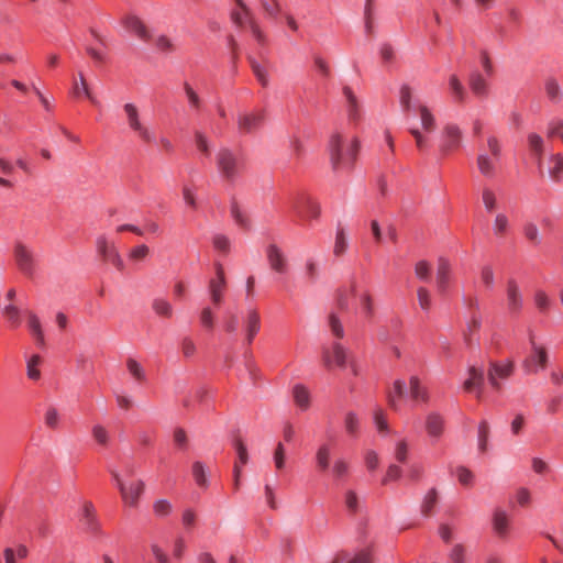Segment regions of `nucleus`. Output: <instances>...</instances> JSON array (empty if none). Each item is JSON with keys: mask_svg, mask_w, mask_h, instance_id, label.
<instances>
[{"mask_svg": "<svg viewBox=\"0 0 563 563\" xmlns=\"http://www.w3.org/2000/svg\"><path fill=\"white\" fill-rule=\"evenodd\" d=\"M361 143L357 137L333 133L328 143L331 167L334 172L351 170L356 162Z\"/></svg>", "mask_w": 563, "mask_h": 563, "instance_id": "1", "label": "nucleus"}, {"mask_svg": "<svg viewBox=\"0 0 563 563\" xmlns=\"http://www.w3.org/2000/svg\"><path fill=\"white\" fill-rule=\"evenodd\" d=\"M503 156V145L495 134H488L478 148L476 166L479 174L486 178L495 177Z\"/></svg>", "mask_w": 563, "mask_h": 563, "instance_id": "2", "label": "nucleus"}, {"mask_svg": "<svg viewBox=\"0 0 563 563\" xmlns=\"http://www.w3.org/2000/svg\"><path fill=\"white\" fill-rule=\"evenodd\" d=\"M216 166L221 178L229 184H234L244 170L243 159L236 152L225 146L217 152Z\"/></svg>", "mask_w": 563, "mask_h": 563, "instance_id": "3", "label": "nucleus"}, {"mask_svg": "<svg viewBox=\"0 0 563 563\" xmlns=\"http://www.w3.org/2000/svg\"><path fill=\"white\" fill-rule=\"evenodd\" d=\"M125 123L131 132H133L142 142L153 143L155 135L151 129L143 122L140 109L133 102H126L122 107Z\"/></svg>", "mask_w": 563, "mask_h": 563, "instance_id": "4", "label": "nucleus"}, {"mask_svg": "<svg viewBox=\"0 0 563 563\" xmlns=\"http://www.w3.org/2000/svg\"><path fill=\"white\" fill-rule=\"evenodd\" d=\"M13 257L20 273L33 278L36 272V260L33 250L21 241L14 243Z\"/></svg>", "mask_w": 563, "mask_h": 563, "instance_id": "5", "label": "nucleus"}, {"mask_svg": "<svg viewBox=\"0 0 563 563\" xmlns=\"http://www.w3.org/2000/svg\"><path fill=\"white\" fill-rule=\"evenodd\" d=\"M113 479L118 486L121 498L125 505L135 508L139 504V499L142 496L145 484L142 479H137L126 485L118 472H112Z\"/></svg>", "mask_w": 563, "mask_h": 563, "instance_id": "6", "label": "nucleus"}, {"mask_svg": "<svg viewBox=\"0 0 563 563\" xmlns=\"http://www.w3.org/2000/svg\"><path fill=\"white\" fill-rule=\"evenodd\" d=\"M515 365L512 361L490 362L487 369V379L496 393L503 389L501 380L509 378L514 374Z\"/></svg>", "mask_w": 563, "mask_h": 563, "instance_id": "7", "label": "nucleus"}, {"mask_svg": "<svg viewBox=\"0 0 563 563\" xmlns=\"http://www.w3.org/2000/svg\"><path fill=\"white\" fill-rule=\"evenodd\" d=\"M463 132L455 123H448L441 132L439 144L440 153L445 156L457 150L462 143Z\"/></svg>", "mask_w": 563, "mask_h": 563, "instance_id": "8", "label": "nucleus"}, {"mask_svg": "<svg viewBox=\"0 0 563 563\" xmlns=\"http://www.w3.org/2000/svg\"><path fill=\"white\" fill-rule=\"evenodd\" d=\"M296 214L303 221L318 220L321 213L320 203L310 196L301 195L294 203Z\"/></svg>", "mask_w": 563, "mask_h": 563, "instance_id": "9", "label": "nucleus"}, {"mask_svg": "<svg viewBox=\"0 0 563 563\" xmlns=\"http://www.w3.org/2000/svg\"><path fill=\"white\" fill-rule=\"evenodd\" d=\"M264 119L263 110L241 112L236 119L238 130L241 134H252L262 126Z\"/></svg>", "mask_w": 563, "mask_h": 563, "instance_id": "10", "label": "nucleus"}, {"mask_svg": "<svg viewBox=\"0 0 563 563\" xmlns=\"http://www.w3.org/2000/svg\"><path fill=\"white\" fill-rule=\"evenodd\" d=\"M322 361L328 368L332 366L342 368L346 365L347 352L341 343L333 342L331 345L322 347Z\"/></svg>", "mask_w": 563, "mask_h": 563, "instance_id": "11", "label": "nucleus"}, {"mask_svg": "<svg viewBox=\"0 0 563 563\" xmlns=\"http://www.w3.org/2000/svg\"><path fill=\"white\" fill-rule=\"evenodd\" d=\"M265 254L272 271L277 274L287 273L288 261L280 246H278L275 242H271L265 247Z\"/></svg>", "mask_w": 563, "mask_h": 563, "instance_id": "12", "label": "nucleus"}, {"mask_svg": "<svg viewBox=\"0 0 563 563\" xmlns=\"http://www.w3.org/2000/svg\"><path fill=\"white\" fill-rule=\"evenodd\" d=\"M227 287V278L223 266L220 263L216 264V278L209 282V295L212 303L219 307L223 301L224 290Z\"/></svg>", "mask_w": 563, "mask_h": 563, "instance_id": "13", "label": "nucleus"}, {"mask_svg": "<svg viewBox=\"0 0 563 563\" xmlns=\"http://www.w3.org/2000/svg\"><path fill=\"white\" fill-rule=\"evenodd\" d=\"M492 530L500 540H506L511 530V518L508 512L497 507L492 515Z\"/></svg>", "mask_w": 563, "mask_h": 563, "instance_id": "14", "label": "nucleus"}, {"mask_svg": "<svg viewBox=\"0 0 563 563\" xmlns=\"http://www.w3.org/2000/svg\"><path fill=\"white\" fill-rule=\"evenodd\" d=\"M531 354L525 360L523 367L528 373H537L539 369L545 368L548 364V352L545 347L536 344L531 338Z\"/></svg>", "mask_w": 563, "mask_h": 563, "instance_id": "15", "label": "nucleus"}, {"mask_svg": "<svg viewBox=\"0 0 563 563\" xmlns=\"http://www.w3.org/2000/svg\"><path fill=\"white\" fill-rule=\"evenodd\" d=\"M424 429L432 440L438 441L444 433V417L438 411H429L424 418Z\"/></svg>", "mask_w": 563, "mask_h": 563, "instance_id": "16", "label": "nucleus"}, {"mask_svg": "<svg viewBox=\"0 0 563 563\" xmlns=\"http://www.w3.org/2000/svg\"><path fill=\"white\" fill-rule=\"evenodd\" d=\"M451 278L452 268L450 262L446 258L440 257L438 260L435 276L437 289L440 295H445L449 289Z\"/></svg>", "mask_w": 563, "mask_h": 563, "instance_id": "17", "label": "nucleus"}, {"mask_svg": "<svg viewBox=\"0 0 563 563\" xmlns=\"http://www.w3.org/2000/svg\"><path fill=\"white\" fill-rule=\"evenodd\" d=\"M79 521L85 531L89 533H97L99 531L100 525L92 503H84Z\"/></svg>", "mask_w": 563, "mask_h": 563, "instance_id": "18", "label": "nucleus"}, {"mask_svg": "<svg viewBox=\"0 0 563 563\" xmlns=\"http://www.w3.org/2000/svg\"><path fill=\"white\" fill-rule=\"evenodd\" d=\"M523 306V298L516 280L507 283V307L510 313L518 314Z\"/></svg>", "mask_w": 563, "mask_h": 563, "instance_id": "19", "label": "nucleus"}, {"mask_svg": "<svg viewBox=\"0 0 563 563\" xmlns=\"http://www.w3.org/2000/svg\"><path fill=\"white\" fill-rule=\"evenodd\" d=\"M246 342L251 344L261 329V317L256 309H249L243 319Z\"/></svg>", "mask_w": 563, "mask_h": 563, "instance_id": "20", "label": "nucleus"}, {"mask_svg": "<svg viewBox=\"0 0 563 563\" xmlns=\"http://www.w3.org/2000/svg\"><path fill=\"white\" fill-rule=\"evenodd\" d=\"M483 385L484 371L475 366H471L468 368V378L464 382L463 388L466 391H472L473 389H476V397L479 399L482 397Z\"/></svg>", "mask_w": 563, "mask_h": 563, "instance_id": "21", "label": "nucleus"}, {"mask_svg": "<svg viewBox=\"0 0 563 563\" xmlns=\"http://www.w3.org/2000/svg\"><path fill=\"white\" fill-rule=\"evenodd\" d=\"M468 86L478 98H486L489 92V84L479 71H473L468 77Z\"/></svg>", "mask_w": 563, "mask_h": 563, "instance_id": "22", "label": "nucleus"}, {"mask_svg": "<svg viewBox=\"0 0 563 563\" xmlns=\"http://www.w3.org/2000/svg\"><path fill=\"white\" fill-rule=\"evenodd\" d=\"M409 394L413 401L428 404L430 400V394L426 386H423L418 376H411L409 378Z\"/></svg>", "mask_w": 563, "mask_h": 563, "instance_id": "23", "label": "nucleus"}, {"mask_svg": "<svg viewBox=\"0 0 563 563\" xmlns=\"http://www.w3.org/2000/svg\"><path fill=\"white\" fill-rule=\"evenodd\" d=\"M342 92L346 102L347 118L350 121L356 122L360 119V103L357 97L349 86H344Z\"/></svg>", "mask_w": 563, "mask_h": 563, "instance_id": "24", "label": "nucleus"}, {"mask_svg": "<svg viewBox=\"0 0 563 563\" xmlns=\"http://www.w3.org/2000/svg\"><path fill=\"white\" fill-rule=\"evenodd\" d=\"M236 3L242 9L245 18L249 19V27H250V31H251L253 37L255 38V41L260 45H265L266 40H267L266 35H265L264 31L262 30V27L260 26V24L251 16L250 9L245 5V3L242 0H236Z\"/></svg>", "mask_w": 563, "mask_h": 563, "instance_id": "25", "label": "nucleus"}, {"mask_svg": "<svg viewBox=\"0 0 563 563\" xmlns=\"http://www.w3.org/2000/svg\"><path fill=\"white\" fill-rule=\"evenodd\" d=\"M122 23L126 30L133 32L141 40L146 41L150 37L147 27L141 21L140 18L133 14H129L122 19Z\"/></svg>", "mask_w": 563, "mask_h": 563, "instance_id": "26", "label": "nucleus"}, {"mask_svg": "<svg viewBox=\"0 0 563 563\" xmlns=\"http://www.w3.org/2000/svg\"><path fill=\"white\" fill-rule=\"evenodd\" d=\"M417 113L420 118L421 131L424 133H432L437 129L435 117L432 111L426 104H419L417 107Z\"/></svg>", "mask_w": 563, "mask_h": 563, "instance_id": "27", "label": "nucleus"}, {"mask_svg": "<svg viewBox=\"0 0 563 563\" xmlns=\"http://www.w3.org/2000/svg\"><path fill=\"white\" fill-rule=\"evenodd\" d=\"M331 453H332V450H331V446L329 443H322L318 446L316 454H314V460H316L317 468L320 472L324 473V472L329 471Z\"/></svg>", "mask_w": 563, "mask_h": 563, "instance_id": "28", "label": "nucleus"}, {"mask_svg": "<svg viewBox=\"0 0 563 563\" xmlns=\"http://www.w3.org/2000/svg\"><path fill=\"white\" fill-rule=\"evenodd\" d=\"M27 325L38 346L45 345L44 332L40 318L33 311H27Z\"/></svg>", "mask_w": 563, "mask_h": 563, "instance_id": "29", "label": "nucleus"}, {"mask_svg": "<svg viewBox=\"0 0 563 563\" xmlns=\"http://www.w3.org/2000/svg\"><path fill=\"white\" fill-rule=\"evenodd\" d=\"M151 308L159 318L170 319L174 314V308L172 303L163 297L154 298L151 302Z\"/></svg>", "mask_w": 563, "mask_h": 563, "instance_id": "30", "label": "nucleus"}, {"mask_svg": "<svg viewBox=\"0 0 563 563\" xmlns=\"http://www.w3.org/2000/svg\"><path fill=\"white\" fill-rule=\"evenodd\" d=\"M449 91L453 98V100L457 103H462L466 99V90L461 81V79L457 77V75L452 74L449 77Z\"/></svg>", "mask_w": 563, "mask_h": 563, "instance_id": "31", "label": "nucleus"}, {"mask_svg": "<svg viewBox=\"0 0 563 563\" xmlns=\"http://www.w3.org/2000/svg\"><path fill=\"white\" fill-rule=\"evenodd\" d=\"M544 91L548 99L553 103H559L563 99L562 88L559 81L553 77L547 78L544 82Z\"/></svg>", "mask_w": 563, "mask_h": 563, "instance_id": "32", "label": "nucleus"}, {"mask_svg": "<svg viewBox=\"0 0 563 563\" xmlns=\"http://www.w3.org/2000/svg\"><path fill=\"white\" fill-rule=\"evenodd\" d=\"M438 500H439V493L437 490V488H430L422 501H421V506H420V511L421 514L424 516V517H430L432 516L433 514V508L435 507V505L438 504Z\"/></svg>", "mask_w": 563, "mask_h": 563, "instance_id": "33", "label": "nucleus"}, {"mask_svg": "<svg viewBox=\"0 0 563 563\" xmlns=\"http://www.w3.org/2000/svg\"><path fill=\"white\" fill-rule=\"evenodd\" d=\"M292 397L295 404L301 409L307 410L310 407L311 396L307 387L303 385H295L292 388Z\"/></svg>", "mask_w": 563, "mask_h": 563, "instance_id": "34", "label": "nucleus"}, {"mask_svg": "<svg viewBox=\"0 0 563 563\" xmlns=\"http://www.w3.org/2000/svg\"><path fill=\"white\" fill-rule=\"evenodd\" d=\"M347 246H349V241H347L346 231L341 224H338L336 232H335V241H334V246H333L334 256H336V257L342 256L346 252Z\"/></svg>", "mask_w": 563, "mask_h": 563, "instance_id": "35", "label": "nucleus"}, {"mask_svg": "<svg viewBox=\"0 0 563 563\" xmlns=\"http://www.w3.org/2000/svg\"><path fill=\"white\" fill-rule=\"evenodd\" d=\"M350 473V464L344 457H338L333 461L331 474L334 481H344Z\"/></svg>", "mask_w": 563, "mask_h": 563, "instance_id": "36", "label": "nucleus"}, {"mask_svg": "<svg viewBox=\"0 0 563 563\" xmlns=\"http://www.w3.org/2000/svg\"><path fill=\"white\" fill-rule=\"evenodd\" d=\"M549 176L550 178L559 183L562 178L563 174V155L562 154H553L549 158Z\"/></svg>", "mask_w": 563, "mask_h": 563, "instance_id": "37", "label": "nucleus"}, {"mask_svg": "<svg viewBox=\"0 0 563 563\" xmlns=\"http://www.w3.org/2000/svg\"><path fill=\"white\" fill-rule=\"evenodd\" d=\"M490 435V427L486 420H482L477 429V448L481 453H486L488 450V441Z\"/></svg>", "mask_w": 563, "mask_h": 563, "instance_id": "38", "label": "nucleus"}, {"mask_svg": "<svg viewBox=\"0 0 563 563\" xmlns=\"http://www.w3.org/2000/svg\"><path fill=\"white\" fill-rule=\"evenodd\" d=\"M96 249L102 260H106L118 247L106 234H100L96 239Z\"/></svg>", "mask_w": 563, "mask_h": 563, "instance_id": "39", "label": "nucleus"}, {"mask_svg": "<svg viewBox=\"0 0 563 563\" xmlns=\"http://www.w3.org/2000/svg\"><path fill=\"white\" fill-rule=\"evenodd\" d=\"M150 254H151L150 247L146 244L142 243V244H137L130 249V251L128 253V258L131 263L139 264V263L146 261V258L150 256Z\"/></svg>", "mask_w": 563, "mask_h": 563, "instance_id": "40", "label": "nucleus"}, {"mask_svg": "<svg viewBox=\"0 0 563 563\" xmlns=\"http://www.w3.org/2000/svg\"><path fill=\"white\" fill-rule=\"evenodd\" d=\"M405 387V383L398 379L394 383L393 390H390L387 395L388 405L395 411L399 409L398 398L402 397Z\"/></svg>", "mask_w": 563, "mask_h": 563, "instance_id": "41", "label": "nucleus"}, {"mask_svg": "<svg viewBox=\"0 0 563 563\" xmlns=\"http://www.w3.org/2000/svg\"><path fill=\"white\" fill-rule=\"evenodd\" d=\"M126 369L129 374L137 382L144 383L146 380V374L144 367L133 357H128L125 361Z\"/></svg>", "mask_w": 563, "mask_h": 563, "instance_id": "42", "label": "nucleus"}, {"mask_svg": "<svg viewBox=\"0 0 563 563\" xmlns=\"http://www.w3.org/2000/svg\"><path fill=\"white\" fill-rule=\"evenodd\" d=\"M44 424L51 430H57L60 424L62 416L58 409L54 406H48L44 412Z\"/></svg>", "mask_w": 563, "mask_h": 563, "instance_id": "43", "label": "nucleus"}, {"mask_svg": "<svg viewBox=\"0 0 563 563\" xmlns=\"http://www.w3.org/2000/svg\"><path fill=\"white\" fill-rule=\"evenodd\" d=\"M194 141L197 150L205 157H210L211 155V142L209 137L201 131H196L194 134Z\"/></svg>", "mask_w": 563, "mask_h": 563, "instance_id": "44", "label": "nucleus"}, {"mask_svg": "<svg viewBox=\"0 0 563 563\" xmlns=\"http://www.w3.org/2000/svg\"><path fill=\"white\" fill-rule=\"evenodd\" d=\"M344 428L349 435L356 437L360 430V418L354 411H347L344 416Z\"/></svg>", "mask_w": 563, "mask_h": 563, "instance_id": "45", "label": "nucleus"}, {"mask_svg": "<svg viewBox=\"0 0 563 563\" xmlns=\"http://www.w3.org/2000/svg\"><path fill=\"white\" fill-rule=\"evenodd\" d=\"M482 201L487 212L492 213L496 210L498 200L494 190L489 187H484L482 190Z\"/></svg>", "mask_w": 563, "mask_h": 563, "instance_id": "46", "label": "nucleus"}, {"mask_svg": "<svg viewBox=\"0 0 563 563\" xmlns=\"http://www.w3.org/2000/svg\"><path fill=\"white\" fill-rule=\"evenodd\" d=\"M360 306L366 319H371L374 316L373 298L367 290L360 294Z\"/></svg>", "mask_w": 563, "mask_h": 563, "instance_id": "47", "label": "nucleus"}, {"mask_svg": "<svg viewBox=\"0 0 563 563\" xmlns=\"http://www.w3.org/2000/svg\"><path fill=\"white\" fill-rule=\"evenodd\" d=\"M508 227H509L508 217L503 212L496 213L494 223H493V231H494L495 235L504 236L507 232Z\"/></svg>", "mask_w": 563, "mask_h": 563, "instance_id": "48", "label": "nucleus"}, {"mask_svg": "<svg viewBox=\"0 0 563 563\" xmlns=\"http://www.w3.org/2000/svg\"><path fill=\"white\" fill-rule=\"evenodd\" d=\"M192 476L198 486L206 488L208 486V477L205 465L197 461L192 464Z\"/></svg>", "mask_w": 563, "mask_h": 563, "instance_id": "49", "label": "nucleus"}, {"mask_svg": "<svg viewBox=\"0 0 563 563\" xmlns=\"http://www.w3.org/2000/svg\"><path fill=\"white\" fill-rule=\"evenodd\" d=\"M328 325L331 333L338 338L342 339L344 336V329L342 322L335 312H330L328 316Z\"/></svg>", "mask_w": 563, "mask_h": 563, "instance_id": "50", "label": "nucleus"}, {"mask_svg": "<svg viewBox=\"0 0 563 563\" xmlns=\"http://www.w3.org/2000/svg\"><path fill=\"white\" fill-rule=\"evenodd\" d=\"M528 145H529V148L536 154V156L540 161L541 156L543 154V146H544L543 139L537 133H529L528 134Z\"/></svg>", "mask_w": 563, "mask_h": 563, "instance_id": "51", "label": "nucleus"}, {"mask_svg": "<svg viewBox=\"0 0 563 563\" xmlns=\"http://www.w3.org/2000/svg\"><path fill=\"white\" fill-rule=\"evenodd\" d=\"M184 91L186 93L190 108L194 111H199L202 104L199 95L194 90V88L188 82L184 84Z\"/></svg>", "mask_w": 563, "mask_h": 563, "instance_id": "52", "label": "nucleus"}, {"mask_svg": "<svg viewBox=\"0 0 563 563\" xmlns=\"http://www.w3.org/2000/svg\"><path fill=\"white\" fill-rule=\"evenodd\" d=\"M449 563H466V548L462 543L452 547L449 553Z\"/></svg>", "mask_w": 563, "mask_h": 563, "instance_id": "53", "label": "nucleus"}, {"mask_svg": "<svg viewBox=\"0 0 563 563\" xmlns=\"http://www.w3.org/2000/svg\"><path fill=\"white\" fill-rule=\"evenodd\" d=\"M455 475L457 477V481L461 485L465 487H472L474 484V473L465 467V466H459L455 471Z\"/></svg>", "mask_w": 563, "mask_h": 563, "instance_id": "54", "label": "nucleus"}, {"mask_svg": "<svg viewBox=\"0 0 563 563\" xmlns=\"http://www.w3.org/2000/svg\"><path fill=\"white\" fill-rule=\"evenodd\" d=\"M409 132L415 139L418 151L421 153H426L430 144L428 137L423 134V131L417 128H411Z\"/></svg>", "mask_w": 563, "mask_h": 563, "instance_id": "55", "label": "nucleus"}, {"mask_svg": "<svg viewBox=\"0 0 563 563\" xmlns=\"http://www.w3.org/2000/svg\"><path fill=\"white\" fill-rule=\"evenodd\" d=\"M214 320H216V316H214V312L212 311V309L210 307H205L199 314L200 324L207 331H212L214 328Z\"/></svg>", "mask_w": 563, "mask_h": 563, "instance_id": "56", "label": "nucleus"}, {"mask_svg": "<svg viewBox=\"0 0 563 563\" xmlns=\"http://www.w3.org/2000/svg\"><path fill=\"white\" fill-rule=\"evenodd\" d=\"M96 442L102 446H107L110 442V434L102 424H95L91 430Z\"/></svg>", "mask_w": 563, "mask_h": 563, "instance_id": "57", "label": "nucleus"}, {"mask_svg": "<svg viewBox=\"0 0 563 563\" xmlns=\"http://www.w3.org/2000/svg\"><path fill=\"white\" fill-rule=\"evenodd\" d=\"M42 358L40 355L35 354L32 355L26 364L27 368V377L33 380H37L41 377V372L38 371L37 366L41 364Z\"/></svg>", "mask_w": 563, "mask_h": 563, "instance_id": "58", "label": "nucleus"}, {"mask_svg": "<svg viewBox=\"0 0 563 563\" xmlns=\"http://www.w3.org/2000/svg\"><path fill=\"white\" fill-rule=\"evenodd\" d=\"M80 92H84L85 96L93 103L97 104L98 100L93 97L91 91L88 88L86 79L82 74H79V81L74 85V93L78 96Z\"/></svg>", "mask_w": 563, "mask_h": 563, "instance_id": "59", "label": "nucleus"}, {"mask_svg": "<svg viewBox=\"0 0 563 563\" xmlns=\"http://www.w3.org/2000/svg\"><path fill=\"white\" fill-rule=\"evenodd\" d=\"M412 90L408 85H402L399 91V102L404 112H409L411 109Z\"/></svg>", "mask_w": 563, "mask_h": 563, "instance_id": "60", "label": "nucleus"}, {"mask_svg": "<svg viewBox=\"0 0 563 563\" xmlns=\"http://www.w3.org/2000/svg\"><path fill=\"white\" fill-rule=\"evenodd\" d=\"M2 312L12 327L16 328L20 325V310L18 307L8 305L3 308Z\"/></svg>", "mask_w": 563, "mask_h": 563, "instance_id": "61", "label": "nucleus"}, {"mask_svg": "<svg viewBox=\"0 0 563 563\" xmlns=\"http://www.w3.org/2000/svg\"><path fill=\"white\" fill-rule=\"evenodd\" d=\"M374 554L368 548L358 550L346 563H373Z\"/></svg>", "mask_w": 563, "mask_h": 563, "instance_id": "62", "label": "nucleus"}, {"mask_svg": "<svg viewBox=\"0 0 563 563\" xmlns=\"http://www.w3.org/2000/svg\"><path fill=\"white\" fill-rule=\"evenodd\" d=\"M374 423L379 432H388V422L386 419V413L382 408H376L374 410Z\"/></svg>", "mask_w": 563, "mask_h": 563, "instance_id": "63", "label": "nucleus"}, {"mask_svg": "<svg viewBox=\"0 0 563 563\" xmlns=\"http://www.w3.org/2000/svg\"><path fill=\"white\" fill-rule=\"evenodd\" d=\"M212 244L217 251L223 254H228L230 252L231 242L229 238L223 234H216L212 239Z\"/></svg>", "mask_w": 563, "mask_h": 563, "instance_id": "64", "label": "nucleus"}]
</instances>
